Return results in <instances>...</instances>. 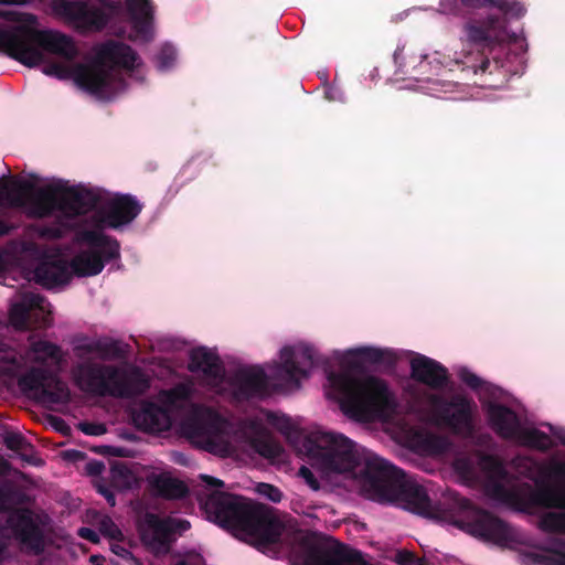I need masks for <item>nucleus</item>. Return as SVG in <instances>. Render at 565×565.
<instances>
[{"label":"nucleus","instance_id":"43","mask_svg":"<svg viewBox=\"0 0 565 565\" xmlns=\"http://www.w3.org/2000/svg\"><path fill=\"white\" fill-rule=\"evenodd\" d=\"M99 531L111 540H121L122 533L109 516H104L99 522Z\"/></svg>","mask_w":565,"mask_h":565},{"label":"nucleus","instance_id":"17","mask_svg":"<svg viewBox=\"0 0 565 565\" xmlns=\"http://www.w3.org/2000/svg\"><path fill=\"white\" fill-rule=\"evenodd\" d=\"M50 303L40 294H25L21 300L10 308V321L15 329L46 328L51 324Z\"/></svg>","mask_w":565,"mask_h":565},{"label":"nucleus","instance_id":"31","mask_svg":"<svg viewBox=\"0 0 565 565\" xmlns=\"http://www.w3.org/2000/svg\"><path fill=\"white\" fill-rule=\"evenodd\" d=\"M50 377L46 369L33 366L18 379V386L24 394L36 393L40 397Z\"/></svg>","mask_w":565,"mask_h":565},{"label":"nucleus","instance_id":"54","mask_svg":"<svg viewBox=\"0 0 565 565\" xmlns=\"http://www.w3.org/2000/svg\"><path fill=\"white\" fill-rule=\"evenodd\" d=\"M78 535L82 537V539H85L92 543H97L99 541V535L98 533L93 530V529H89V527H81L78 530Z\"/></svg>","mask_w":565,"mask_h":565},{"label":"nucleus","instance_id":"44","mask_svg":"<svg viewBox=\"0 0 565 565\" xmlns=\"http://www.w3.org/2000/svg\"><path fill=\"white\" fill-rule=\"evenodd\" d=\"M458 376L467 386L472 390H479L483 384V381L467 367H461L458 372Z\"/></svg>","mask_w":565,"mask_h":565},{"label":"nucleus","instance_id":"63","mask_svg":"<svg viewBox=\"0 0 565 565\" xmlns=\"http://www.w3.org/2000/svg\"><path fill=\"white\" fill-rule=\"evenodd\" d=\"M19 2L20 0H0V4H15Z\"/></svg>","mask_w":565,"mask_h":565},{"label":"nucleus","instance_id":"47","mask_svg":"<svg viewBox=\"0 0 565 565\" xmlns=\"http://www.w3.org/2000/svg\"><path fill=\"white\" fill-rule=\"evenodd\" d=\"M0 18L14 22H33L35 17L33 14H22L15 11H0Z\"/></svg>","mask_w":565,"mask_h":565},{"label":"nucleus","instance_id":"34","mask_svg":"<svg viewBox=\"0 0 565 565\" xmlns=\"http://www.w3.org/2000/svg\"><path fill=\"white\" fill-rule=\"evenodd\" d=\"M158 494L164 499H182L189 490L181 480L168 476H158L152 482Z\"/></svg>","mask_w":565,"mask_h":565},{"label":"nucleus","instance_id":"23","mask_svg":"<svg viewBox=\"0 0 565 565\" xmlns=\"http://www.w3.org/2000/svg\"><path fill=\"white\" fill-rule=\"evenodd\" d=\"M189 371L192 373L200 372L205 379L214 383H221L225 377L224 364L220 356L205 347L191 351Z\"/></svg>","mask_w":565,"mask_h":565},{"label":"nucleus","instance_id":"10","mask_svg":"<svg viewBox=\"0 0 565 565\" xmlns=\"http://www.w3.org/2000/svg\"><path fill=\"white\" fill-rule=\"evenodd\" d=\"M507 33V19L495 13L469 17L462 24L463 40L476 54L468 53L462 64V71H471L473 74H484L491 66L489 54L499 45Z\"/></svg>","mask_w":565,"mask_h":565},{"label":"nucleus","instance_id":"29","mask_svg":"<svg viewBox=\"0 0 565 565\" xmlns=\"http://www.w3.org/2000/svg\"><path fill=\"white\" fill-rule=\"evenodd\" d=\"M495 0H440V11L445 14L467 17L478 9L493 8Z\"/></svg>","mask_w":565,"mask_h":565},{"label":"nucleus","instance_id":"6","mask_svg":"<svg viewBox=\"0 0 565 565\" xmlns=\"http://www.w3.org/2000/svg\"><path fill=\"white\" fill-rule=\"evenodd\" d=\"M487 493L519 512L532 513L536 509L565 508V461H550L540 467L535 488L525 484L508 488L498 480L487 484Z\"/></svg>","mask_w":565,"mask_h":565},{"label":"nucleus","instance_id":"46","mask_svg":"<svg viewBox=\"0 0 565 565\" xmlns=\"http://www.w3.org/2000/svg\"><path fill=\"white\" fill-rule=\"evenodd\" d=\"M189 397V390L184 385H178L167 392V398L170 403L185 401Z\"/></svg>","mask_w":565,"mask_h":565},{"label":"nucleus","instance_id":"14","mask_svg":"<svg viewBox=\"0 0 565 565\" xmlns=\"http://www.w3.org/2000/svg\"><path fill=\"white\" fill-rule=\"evenodd\" d=\"M433 405L439 422L455 435L472 436L475 431L472 411L476 406L472 399L461 394L454 395L450 399L434 396Z\"/></svg>","mask_w":565,"mask_h":565},{"label":"nucleus","instance_id":"3","mask_svg":"<svg viewBox=\"0 0 565 565\" xmlns=\"http://www.w3.org/2000/svg\"><path fill=\"white\" fill-rule=\"evenodd\" d=\"M318 363V354L309 344L284 347L280 362L274 364L269 375L258 365L242 367L234 373L232 385L235 396L242 401L268 396L270 380L274 390L299 388L301 380L308 379Z\"/></svg>","mask_w":565,"mask_h":565},{"label":"nucleus","instance_id":"41","mask_svg":"<svg viewBox=\"0 0 565 565\" xmlns=\"http://www.w3.org/2000/svg\"><path fill=\"white\" fill-rule=\"evenodd\" d=\"M177 57V51L171 44H164L161 46L158 55L157 61L158 65L161 70L169 68L172 66L173 62Z\"/></svg>","mask_w":565,"mask_h":565},{"label":"nucleus","instance_id":"33","mask_svg":"<svg viewBox=\"0 0 565 565\" xmlns=\"http://www.w3.org/2000/svg\"><path fill=\"white\" fill-rule=\"evenodd\" d=\"M40 399L51 404H67L71 401V391L65 382L51 374L42 388Z\"/></svg>","mask_w":565,"mask_h":565},{"label":"nucleus","instance_id":"15","mask_svg":"<svg viewBox=\"0 0 565 565\" xmlns=\"http://www.w3.org/2000/svg\"><path fill=\"white\" fill-rule=\"evenodd\" d=\"M7 526L20 544L34 554H41L45 547L43 522L39 514L29 508L12 510L7 518Z\"/></svg>","mask_w":565,"mask_h":565},{"label":"nucleus","instance_id":"61","mask_svg":"<svg viewBox=\"0 0 565 565\" xmlns=\"http://www.w3.org/2000/svg\"><path fill=\"white\" fill-rule=\"evenodd\" d=\"M113 470L118 472L119 475H124V470H127V469L121 465V466H114Z\"/></svg>","mask_w":565,"mask_h":565},{"label":"nucleus","instance_id":"49","mask_svg":"<svg viewBox=\"0 0 565 565\" xmlns=\"http://www.w3.org/2000/svg\"><path fill=\"white\" fill-rule=\"evenodd\" d=\"M103 448H104V451H102V454H104V455H110V456L120 457V458L132 457V450H130L126 447L104 446Z\"/></svg>","mask_w":565,"mask_h":565},{"label":"nucleus","instance_id":"45","mask_svg":"<svg viewBox=\"0 0 565 565\" xmlns=\"http://www.w3.org/2000/svg\"><path fill=\"white\" fill-rule=\"evenodd\" d=\"M78 428L82 433L88 436H100L107 430L104 424L89 422L79 423Z\"/></svg>","mask_w":565,"mask_h":565},{"label":"nucleus","instance_id":"39","mask_svg":"<svg viewBox=\"0 0 565 565\" xmlns=\"http://www.w3.org/2000/svg\"><path fill=\"white\" fill-rule=\"evenodd\" d=\"M4 445L13 451L33 450V446L19 433H9L4 436Z\"/></svg>","mask_w":565,"mask_h":565},{"label":"nucleus","instance_id":"58","mask_svg":"<svg viewBox=\"0 0 565 565\" xmlns=\"http://www.w3.org/2000/svg\"><path fill=\"white\" fill-rule=\"evenodd\" d=\"M403 50H404V47H399V46L395 50L394 55H393L395 63H399V60L403 57Z\"/></svg>","mask_w":565,"mask_h":565},{"label":"nucleus","instance_id":"25","mask_svg":"<svg viewBox=\"0 0 565 565\" xmlns=\"http://www.w3.org/2000/svg\"><path fill=\"white\" fill-rule=\"evenodd\" d=\"M135 425L145 431L160 433L171 426L170 415L162 406L153 402H143L132 415Z\"/></svg>","mask_w":565,"mask_h":565},{"label":"nucleus","instance_id":"56","mask_svg":"<svg viewBox=\"0 0 565 565\" xmlns=\"http://www.w3.org/2000/svg\"><path fill=\"white\" fill-rule=\"evenodd\" d=\"M11 465L3 457L0 456V476L9 473Z\"/></svg>","mask_w":565,"mask_h":565},{"label":"nucleus","instance_id":"38","mask_svg":"<svg viewBox=\"0 0 565 565\" xmlns=\"http://www.w3.org/2000/svg\"><path fill=\"white\" fill-rule=\"evenodd\" d=\"M493 8L500 10L501 14L504 19L505 15H511L513 18H521L525 14V7L519 1L512 0H495Z\"/></svg>","mask_w":565,"mask_h":565},{"label":"nucleus","instance_id":"48","mask_svg":"<svg viewBox=\"0 0 565 565\" xmlns=\"http://www.w3.org/2000/svg\"><path fill=\"white\" fill-rule=\"evenodd\" d=\"M299 476L303 478V480L306 481V483L315 491L319 490L320 489V482L319 480L316 478V476L313 475V472L302 466L300 469H299Z\"/></svg>","mask_w":565,"mask_h":565},{"label":"nucleus","instance_id":"18","mask_svg":"<svg viewBox=\"0 0 565 565\" xmlns=\"http://www.w3.org/2000/svg\"><path fill=\"white\" fill-rule=\"evenodd\" d=\"M142 204L131 194H117L96 212L100 228H119L131 223L141 212Z\"/></svg>","mask_w":565,"mask_h":565},{"label":"nucleus","instance_id":"9","mask_svg":"<svg viewBox=\"0 0 565 565\" xmlns=\"http://www.w3.org/2000/svg\"><path fill=\"white\" fill-rule=\"evenodd\" d=\"M287 439L324 472H352L361 466L362 456L356 444L343 434L316 430L303 434L298 429L286 431Z\"/></svg>","mask_w":565,"mask_h":565},{"label":"nucleus","instance_id":"28","mask_svg":"<svg viewBox=\"0 0 565 565\" xmlns=\"http://www.w3.org/2000/svg\"><path fill=\"white\" fill-rule=\"evenodd\" d=\"M26 355L39 364H45L49 360L55 364H61L64 359L60 345L46 340H34L32 337L30 338Z\"/></svg>","mask_w":565,"mask_h":565},{"label":"nucleus","instance_id":"40","mask_svg":"<svg viewBox=\"0 0 565 565\" xmlns=\"http://www.w3.org/2000/svg\"><path fill=\"white\" fill-rule=\"evenodd\" d=\"M394 561L398 565H428V562L425 557H419L408 550L397 551Z\"/></svg>","mask_w":565,"mask_h":565},{"label":"nucleus","instance_id":"26","mask_svg":"<svg viewBox=\"0 0 565 565\" xmlns=\"http://www.w3.org/2000/svg\"><path fill=\"white\" fill-rule=\"evenodd\" d=\"M36 282L45 288H53L67 284L73 276L70 263L57 259L54 262H43L34 270Z\"/></svg>","mask_w":565,"mask_h":565},{"label":"nucleus","instance_id":"62","mask_svg":"<svg viewBox=\"0 0 565 565\" xmlns=\"http://www.w3.org/2000/svg\"><path fill=\"white\" fill-rule=\"evenodd\" d=\"M9 345L0 341V353H7Z\"/></svg>","mask_w":565,"mask_h":565},{"label":"nucleus","instance_id":"20","mask_svg":"<svg viewBox=\"0 0 565 565\" xmlns=\"http://www.w3.org/2000/svg\"><path fill=\"white\" fill-rule=\"evenodd\" d=\"M411 377L431 390H441L449 382V372L440 362L417 354L411 360Z\"/></svg>","mask_w":565,"mask_h":565},{"label":"nucleus","instance_id":"51","mask_svg":"<svg viewBox=\"0 0 565 565\" xmlns=\"http://www.w3.org/2000/svg\"><path fill=\"white\" fill-rule=\"evenodd\" d=\"M170 521L172 524V537H174L175 533L182 534L183 532L188 531L191 527L190 522L188 520L170 518Z\"/></svg>","mask_w":565,"mask_h":565},{"label":"nucleus","instance_id":"27","mask_svg":"<svg viewBox=\"0 0 565 565\" xmlns=\"http://www.w3.org/2000/svg\"><path fill=\"white\" fill-rule=\"evenodd\" d=\"M75 351L81 359L86 354L96 353L103 361L119 360L126 355V351L120 342L113 339H98L88 343L78 344L75 347Z\"/></svg>","mask_w":565,"mask_h":565},{"label":"nucleus","instance_id":"60","mask_svg":"<svg viewBox=\"0 0 565 565\" xmlns=\"http://www.w3.org/2000/svg\"><path fill=\"white\" fill-rule=\"evenodd\" d=\"M6 258L3 253L0 250V271H2L6 268Z\"/></svg>","mask_w":565,"mask_h":565},{"label":"nucleus","instance_id":"8","mask_svg":"<svg viewBox=\"0 0 565 565\" xmlns=\"http://www.w3.org/2000/svg\"><path fill=\"white\" fill-rule=\"evenodd\" d=\"M0 52L28 67L44 63L46 53L66 61H73L78 53L70 36L29 25L0 28Z\"/></svg>","mask_w":565,"mask_h":565},{"label":"nucleus","instance_id":"32","mask_svg":"<svg viewBox=\"0 0 565 565\" xmlns=\"http://www.w3.org/2000/svg\"><path fill=\"white\" fill-rule=\"evenodd\" d=\"M252 448L262 457L278 459L284 454L281 444L269 433L258 431L250 439Z\"/></svg>","mask_w":565,"mask_h":565},{"label":"nucleus","instance_id":"53","mask_svg":"<svg viewBox=\"0 0 565 565\" xmlns=\"http://www.w3.org/2000/svg\"><path fill=\"white\" fill-rule=\"evenodd\" d=\"M97 492L106 499V501L108 502V504L110 507H115L116 505L115 493L108 487L103 486V484H98L97 486Z\"/></svg>","mask_w":565,"mask_h":565},{"label":"nucleus","instance_id":"64","mask_svg":"<svg viewBox=\"0 0 565 565\" xmlns=\"http://www.w3.org/2000/svg\"><path fill=\"white\" fill-rule=\"evenodd\" d=\"M73 454L76 456V457H82L83 456V452L81 451H77V450H74Z\"/></svg>","mask_w":565,"mask_h":565},{"label":"nucleus","instance_id":"24","mask_svg":"<svg viewBox=\"0 0 565 565\" xmlns=\"http://www.w3.org/2000/svg\"><path fill=\"white\" fill-rule=\"evenodd\" d=\"M487 415L491 428L500 437L504 439L519 437L522 429L519 417L513 409L503 404L490 403L487 408Z\"/></svg>","mask_w":565,"mask_h":565},{"label":"nucleus","instance_id":"42","mask_svg":"<svg viewBox=\"0 0 565 565\" xmlns=\"http://www.w3.org/2000/svg\"><path fill=\"white\" fill-rule=\"evenodd\" d=\"M256 492L274 503H278L282 499V492L270 483L259 482L256 486Z\"/></svg>","mask_w":565,"mask_h":565},{"label":"nucleus","instance_id":"55","mask_svg":"<svg viewBox=\"0 0 565 565\" xmlns=\"http://www.w3.org/2000/svg\"><path fill=\"white\" fill-rule=\"evenodd\" d=\"M105 469V465L102 461L93 460L87 463L86 470L90 476H98Z\"/></svg>","mask_w":565,"mask_h":565},{"label":"nucleus","instance_id":"21","mask_svg":"<svg viewBox=\"0 0 565 565\" xmlns=\"http://www.w3.org/2000/svg\"><path fill=\"white\" fill-rule=\"evenodd\" d=\"M471 526L476 535L499 545L512 539L508 523L487 510H477Z\"/></svg>","mask_w":565,"mask_h":565},{"label":"nucleus","instance_id":"16","mask_svg":"<svg viewBox=\"0 0 565 565\" xmlns=\"http://www.w3.org/2000/svg\"><path fill=\"white\" fill-rule=\"evenodd\" d=\"M119 373V367L94 361H83L72 369L74 384L84 393L105 397L110 393L111 381Z\"/></svg>","mask_w":565,"mask_h":565},{"label":"nucleus","instance_id":"59","mask_svg":"<svg viewBox=\"0 0 565 565\" xmlns=\"http://www.w3.org/2000/svg\"><path fill=\"white\" fill-rule=\"evenodd\" d=\"M471 505V502L468 499H460L459 500V507L463 510L469 509Z\"/></svg>","mask_w":565,"mask_h":565},{"label":"nucleus","instance_id":"5","mask_svg":"<svg viewBox=\"0 0 565 565\" xmlns=\"http://www.w3.org/2000/svg\"><path fill=\"white\" fill-rule=\"evenodd\" d=\"M344 415L358 422L390 416L396 404L386 383L374 376L359 379L349 372L328 375Z\"/></svg>","mask_w":565,"mask_h":565},{"label":"nucleus","instance_id":"50","mask_svg":"<svg viewBox=\"0 0 565 565\" xmlns=\"http://www.w3.org/2000/svg\"><path fill=\"white\" fill-rule=\"evenodd\" d=\"M486 461L488 462V465L491 468L492 472L497 477H499V478H504L505 477L507 471H505L504 467L502 466V463L498 459H495L494 457L488 456V457H486Z\"/></svg>","mask_w":565,"mask_h":565},{"label":"nucleus","instance_id":"12","mask_svg":"<svg viewBox=\"0 0 565 565\" xmlns=\"http://www.w3.org/2000/svg\"><path fill=\"white\" fill-rule=\"evenodd\" d=\"M188 437L205 451L226 457L232 446L227 439L225 420L211 409L194 412L183 424Z\"/></svg>","mask_w":565,"mask_h":565},{"label":"nucleus","instance_id":"19","mask_svg":"<svg viewBox=\"0 0 565 565\" xmlns=\"http://www.w3.org/2000/svg\"><path fill=\"white\" fill-rule=\"evenodd\" d=\"M170 518L162 519L152 512H146L138 522L141 541L149 546L169 550L175 537H172Z\"/></svg>","mask_w":565,"mask_h":565},{"label":"nucleus","instance_id":"4","mask_svg":"<svg viewBox=\"0 0 565 565\" xmlns=\"http://www.w3.org/2000/svg\"><path fill=\"white\" fill-rule=\"evenodd\" d=\"M360 477L372 499L393 503L422 516H435L426 488L390 461L380 457L365 459Z\"/></svg>","mask_w":565,"mask_h":565},{"label":"nucleus","instance_id":"36","mask_svg":"<svg viewBox=\"0 0 565 565\" xmlns=\"http://www.w3.org/2000/svg\"><path fill=\"white\" fill-rule=\"evenodd\" d=\"M33 183L23 179H12L3 190L13 206H22L24 198L33 190Z\"/></svg>","mask_w":565,"mask_h":565},{"label":"nucleus","instance_id":"37","mask_svg":"<svg viewBox=\"0 0 565 565\" xmlns=\"http://www.w3.org/2000/svg\"><path fill=\"white\" fill-rule=\"evenodd\" d=\"M519 437L523 444L539 450H547L553 446L552 438L537 428L522 429Z\"/></svg>","mask_w":565,"mask_h":565},{"label":"nucleus","instance_id":"11","mask_svg":"<svg viewBox=\"0 0 565 565\" xmlns=\"http://www.w3.org/2000/svg\"><path fill=\"white\" fill-rule=\"evenodd\" d=\"M75 239L89 247L79 252L70 262L72 273L77 277L96 276L103 271L106 263L120 257L119 242L100 231L79 230L75 234Z\"/></svg>","mask_w":565,"mask_h":565},{"label":"nucleus","instance_id":"7","mask_svg":"<svg viewBox=\"0 0 565 565\" xmlns=\"http://www.w3.org/2000/svg\"><path fill=\"white\" fill-rule=\"evenodd\" d=\"M103 202L104 195L98 189L56 183L36 191L31 200V213L44 218L60 212L58 225L44 227L42 233L51 238H61L66 222L96 210Z\"/></svg>","mask_w":565,"mask_h":565},{"label":"nucleus","instance_id":"30","mask_svg":"<svg viewBox=\"0 0 565 565\" xmlns=\"http://www.w3.org/2000/svg\"><path fill=\"white\" fill-rule=\"evenodd\" d=\"M26 501L25 493L11 480L0 479V513L8 514Z\"/></svg>","mask_w":565,"mask_h":565},{"label":"nucleus","instance_id":"52","mask_svg":"<svg viewBox=\"0 0 565 565\" xmlns=\"http://www.w3.org/2000/svg\"><path fill=\"white\" fill-rule=\"evenodd\" d=\"M50 424L56 431L62 433L63 435H67L71 430L70 426L65 423V420L57 416H51Z\"/></svg>","mask_w":565,"mask_h":565},{"label":"nucleus","instance_id":"22","mask_svg":"<svg viewBox=\"0 0 565 565\" xmlns=\"http://www.w3.org/2000/svg\"><path fill=\"white\" fill-rule=\"evenodd\" d=\"M150 387L148 376L138 366L130 371L119 367V373L111 381L110 393L108 396L117 398H132L143 395Z\"/></svg>","mask_w":565,"mask_h":565},{"label":"nucleus","instance_id":"13","mask_svg":"<svg viewBox=\"0 0 565 565\" xmlns=\"http://www.w3.org/2000/svg\"><path fill=\"white\" fill-rule=\"evenodd\" d=\"M546 512L539 521V527L547 533L545 541L525 556L533 565H565V508Z\"/></svg>","mask_w":565,"mask_h":565},{"label":"nucleus","instance_id":"35","mask_svg":"<svg viewBox=\"0 0 565 565\" xmlns=\"http://www.w3.org/2000/svg\"><path fill=\"white\" fill-rule=\"evenodd\" d=\"M349 354L358 358L363 362L384 365L387 367H394L396 364L395 354L388 350H382L376 348H359L349 351Z\"/></svg>","mask_w":565,"mask_h":565},{"label":"nucleus","instance_id":"57","mask_svg":"<svg viewBox=\"0 0 565 565\" xmlns=\"http://www.w3.org/2000/svg\"><path fill=\"white\" fill-rule=\"evenodd\" d=\"M12 228L13 227L9 223L0 220V236L8 235Z\"/></svg>","mask_w":565,"mask_h":565},{"label":"nucleus","instance_id":"1","mask_svg":"<svg viewBox=\"0 0 565 565\" xmlns=\"http://www.w3.org/2000/svg\"><path fill=\"white\" fill-rule=\"evenodd\" d=\"M138 60L137 53L126 43L109 40L96 51L90 64H78L71 68L62 63H50L43 66V73L60 79L73 73L74 81L85 92L100 100H110L126 86L124 77L115 70L132 71Z\"/></svg>","mask_w":565,"mask_h":565},{"label":"nucleus","instance_id":"2","mask_svg":"<svg viewBox=\"0 0 565 565\" xmlns=\"http://www.w3.org/2000/svg\"><path fill=\"white\" fill-rule=\"evenodd\" d=\"M200 479L206 488H215L207 495L205 507L215 515L221 526L242 531L263 544L279 541L284 525L267 505L218 490L224 487V481L215 477L201 475Z\"/></svg>","mask_w":565,"mask_h":565}]
</instances>
